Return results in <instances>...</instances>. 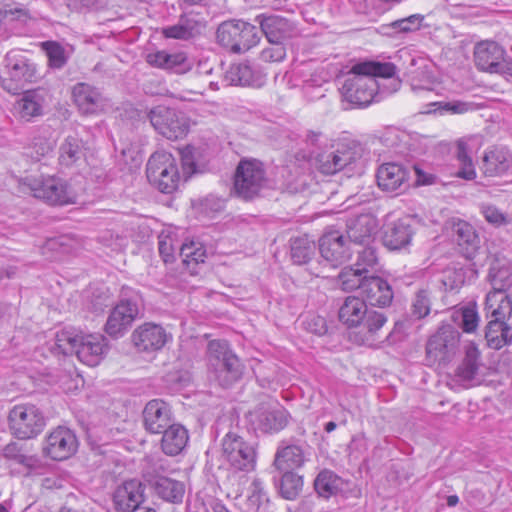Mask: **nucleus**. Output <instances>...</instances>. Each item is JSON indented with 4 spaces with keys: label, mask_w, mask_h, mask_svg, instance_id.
Wrapping results in <instances>:
<instances>
[{
    "label": "nucleus",
    "mask_w": 512,
    "mask_h": 512,
    "mask_svg": "<svg viewBox=\"0 0 512 512\" xmlns=\"http://www.w3.org/2000/svg\"><path fill=\"white\" fill-rule=\"evenodd\" d=\"M457 158L460 164L457 176L466 180L474 179L476 176L475 168L472 159L469 156L467 144L463 140L458 141Z\"/></svg>",
    "instance_id": "obj_50"
},
{
    "label": "nucleus",
    "mask_w": 512,
    "mask_h": 512,
    "mask_svg": "<svg viewBox=\"0 0 512 512\" xmlns=\"http://www.w3.org/2000/svg\"><path fill=\"white\" fill-rule=\"evenodd\" d=\"M182 166L186 173H191L194 171V162L191 156V150L186 148L183 151H180Z\"/></svg>",
    "instance_id": "obj_62"
},
{
    "label": "nucleus",
    "mask_w": 512,
    "mask_h": 512,
    "mask_svg": "<svg viewBox=\"0 0 512 512\" xmlns=\"http://www.w3.org/2000/svg\"><path fill=\"white\" fill-rule=\"evenodd\" d=\"M488 320L486 326L485 337L488 346L493 349H500L512 341L510 334L511 327L506 321Z\"/></svg>",
    "instance_id": "obj_37"
},
{
    "label": "nucleus",
    "mask_w": 512,
    "mask_h": 512,
    "mask_svg": "<svg viewBox=\"0 0 512 512\" xmlns=\"http://www.w3.org/2000/svg\"><path fill=\"white\" fill-rule=\"evenodd\" d=\"M339 320L348 328H361L362 342L375 340L378 331L387 322L382 312L369 309L364 299L348 296L338 312Z\"/></svg>",
    "instance_id": "obj_2"
},
{
    "label": "nucleus",
    "mask_w": 512,
    "mask_h": 512,
    "mask_svg": "<svg viewBox=\"0 0 512 512\" xmlns=\"http://www.w3.org/2000/svg\"><path fill=\"white\" fill-rule=\"evenodd\" d=\"M205 28L204 23L194 14L182 15L174 25L164 27L162 34L165 38L189 40L200 35Z\"/></svg>",
    "instance_id": "obj_29"
},
{
    "label": "nucleus",
    "mask_w": 512,
    "mask_h": 512,
    "mask_svg": "<svg viewBox=\"0 0 512 512\" xmlns=\"http://www.w3.org/2000/svg\"><path fill=\"white\" fill-rule=\"evenodd\" d=\"M494 73L512 76V60L506 59L504 55L503 59L499 61V67L496 68Z\"/></svg>",
    "instance_id": "obj_64"
},
{
    "label": "nucleus",
    "mask_w": 512,
    "mask_h": 512,
    "mask_svg": "<svg viewBox=\"0 0 512 512\" xmlns=\"http://www.w3.org/2000/svg\"><path fill=\"white\" fill-rule=\"evenodd\" d=\"M479 358L478 348L474 344H469L466 347L465 358L457 370V375L461 381L470 383L475 379L480 365Z\"/></svg>",
    "instance_id": "obj_40"
},
{
    "label": "nucleus",
    "mask_w": 512,
    "mask_h": 512,
    "mask_svg": "<svg viewBox=\"0 0 512 512\" xmlns=\"http://www.w3.org/2000/svg\"><path fill=\"white\" fill-rule=\"evenodd\" d=\"M319 251L324 260L333 267L341 265L350 257L344 237L338 231L325 233L319 240Z\"/></svg>",
    "instance_id": "obj_19"
},
{
    "label": "nucleus",
    "mask_w": 512,
    "mask_h": 512,
    "mask_svg": "<svg viewBox=\"0 0 512 512\" xmlns=\"http://www.w3.org/2000/svg\"><path fill=\"white\" fill-rule=\"evenodd\" d=\"M489 281L492 286L490 292L506 293L512 286V273L509 268L493 264L489 270Z\"/></svg>",
    "instance_id": "obj_43"
},
{
    "label": "nucleus",
    "mask_w": 512,
    "mask_h": 512,
    "mask_svg": "<svg viewBox=\"0 0 512 512\" xmlns=\"http://www.w3.org/2000/svg\"><path fill=\"white\" fill-rule=\"evenodd\" d=\"M77 447L75 434L70 429L59 426L46 437L43 450L51 459L62 461L71 457Z\"/></svg>",
    "instance_id": "obj_14"
},
{
    "label": "nucleus",
    "mask_w": 512,
    "mask_h": 512,
    "mask_svg": "<svg viewBox=\"0 0 512 512\" xmlns=\"http://www.w3.org/2000/svg\"><path fill=\"white\" fill-rule=\"evenodd\" d=\"M155 494L164 501L171 503H181L185 493V485L178 480L155 476L149 480Z\"/></svg>",
    "instance_id": "obj_33"
},
{
    "label": "nucleus",
    "mask_w": 512,
    "mask_h": 512,
    "mask_svg": "<svg viewBox=\"0 0 512 512\" xmlns=\"http://www.w3.org/2000/svg\"><path fill=\"white\" fill-rule=\"evenodd\" d=\"M376 177L378 186L382 190L394 192L407 185L409 171L402 164L389 162L378 168Z\"/></svg>",
    "instance_id": "obj_25"
},
{
    "label": "nucleus",
    "mask_w": 512,
    "mask_h": 512,
    "mask_svg": "<svg viewBox=\"0 0 512 512\" xmlns=\"http://www.w3.org/2000/svg\"><path fill=\"white\" fill-rule=\"evenodd\" d=\"M108 351V342L103 335H82L76 356L80 362L87 366H97Z\"/></svg>",
    "instance_id": "obj_18"
},
{
    "label": "nucleus",
    "mask_w": 512,
    "mask_h": 512,
    "mask_svg": "<svg viewBox=\"0 0 512 512\" xmlns=\"http://www.w3.org/2000/svg\"><path fill=\"white\" fill-rule=\"evenodd\" d=\"M360 294L371 306L386 307L393 300V291L388 282L378 276H368Z\"/></svg>",
    "instance_id": "obj_22"
},
{
    "label": "nucleus",
    "mask_w": 512,
    "mask_h": 512,
    "mask_svg": "<svg viewBox=\"0 0 512 512\" xmlns=\"http://www.w3.org/2000/svg\"><path fill=\"white\" fill-rule=\"evenodd\" d=\"M216 39L224 48L240 54L256 46L260 36L256 26L242 20H229L218 26Z\"/></svg>",
    "instance_id": "obj_4"
},
{
    "label": "nucleus",
    "mask_w": 512,
    "mask_h": 512,
    "mask_svg": "<svg viewBox=\"0 0 512 512\" xmlns=\"http://www.w3.org/2000/svg\"><path fill=\"white\" fill-rule=\"evenodd\" d=\"M482 171L485 176L498 177L512 174V151L494 147L483 157Z\"/></svg>",
    "instance_id": "obj_24"
},
{
    "label": "nucleus",
    "mask_w": 512,
    "mask_h": 512,
    "mask_svg": "<svg viewBox=\"0 0 512 512\" xmlns=\"http://www.w3.org/2000/svg\"><path fill=\"white\" fill-rule=\"evenodd\" d=\"M414 172L416 176L415 183L417 185H430L435 182V176L433 174L423 171L418 166H414Z\"/></svg>",
    "instance_id": "obj_61"
},
{
    "label": "nucleus",
    "mask_w": 512,
    "mask_h": 512,
    "mask_svg": "<svg viewBox=\"0 0 512 512\" xmlns=\"http://www.w3.org/2000/svg\"><path fill=\"white\" fill-rule=\"evenodd\" d=\"M358 257L354 267L358 268V271H363L365 274L374 270L378 264V257L376 250L369 244L362 250L357 251Z\"/></svg>",
    "instance_id": "obj_53"
},
{
    "label": "nucleus",
    "mask_w": 512,
    "mask_h": 512,
    "mask_svg": "<svg viewBox=\"0 0 512 512\" xmlns=\"http://www.w3.org/2000/svg\"><path fill=\"white\" fill-rule=\"evenodd\" d=\"M85 157L83 141L77 136H67L60 146L59 161L62 165L72 166Z\"/></svg>",
    "instance_id": "obj_38"
},
{
    "label": "nucleus",
    "mask_w": 512,
    "mask_h": 512,
    "mask_svg": "<svg viewBox=\"0 0 512 512\" xmlns=\"http://www.w3.org/2000/svg\"><path fill=\"white\" fill-rule=\"evenodd\" d=\"M4 456L9 459H14L19 463L23 462L24 456L19 454L16 444H9L4 448Z\"/></svg>",
    "instance_id": "obj_63"
},
{
    "label": "nucleus",
    "mask_w": 512,
    "mask_h": 512,
    "mask_svg": "<svg viewBox=\"0 0 512 512\" xmlns=\"http://www.w3.org/2000/svg\"><path fill=\"white\" fill-rule=\"evenodd\" d=\"M82 335H76L71 331L62 330L56 334L55 350L63 355L76 354Z\"/></svg>",
    "instance_id": "obj_47"
},
{
    "label": "nucleus",
    "mask_w": 512,
    "mask_h": 512,
    "mask_svg": "<svg viewBox=\"0 0 512 512\" xmlns=\"http://www.w3.org/2000/svg\"><path fill=\"white\" fill-rule=\"evenodd\" d=\"M43 97L36 90L25 91L17 101L16 109L22 119L30 120L42 113Z\"/></svg>",
    "instance_id": "obj_39"
},
{
    "label": "nucleus",
    "mask_w": 512,
    "mask_h": 512,
    "mask_svg": "<svg viewBox=\"0 0 512 512\" xmlns=\"http://www.w3.org/2000/svg\"><path fill=\"white\" fill-rule=\"evenodd\" d=\"M396 67L390 62L363 61L354 64L347 73L341 92L348 102L365 107L373 101L380 89L377 78H391Z\"/></svg>",
    "instance_id": "obj_1"
},
{
    "label": "nucleus",
    "mask_w": 512,
    "mask_h": 512,
    "mask_svg": "<svg viewBox=\"0 0 512 512\" xmlns=\"http://www.w3.org/2000/svg\"><path fill=\"white\" fill-rule=\"evenodd\" d=\"M222 457L239 471H251L256 465L254 445L233 432L227 433L222 439Z\"/></svg>",
    "instance_id": "obj_8"
},
{
    "label": "nucleus",
    "mask_w": 512,
    "mask_h": 512,
    "mask_svg": "<svg viewBox=\"0 0 512 512\" xmlns=\"http://www.w3.org/2000/svg\"><path fill=\"white\" fill-rule=\"evenodd\" d=\"M147 179L162 193H172L179 185L180 175L174 156L166 151L151 155L146 167Z\"/></svg>",
    "instance_id": "obj_6"
},
{
    "label": "nucleus",
    "mask_w": 512,
    "mask_h": 512,
    "mask_svg": "<svg viewBox=\"0 0 512 512\" xmlns=\"http://www.w3.org/2000/svg\"><path fill=\"white\" fill-rule=\"evenodd\" d=\"M161 433V449L166 455H178L188 443V432L180 424L173 423Z\"/></svg>",
    "instance_id": "obj_35"
},
{
    "label": "nucleus",
    "mask_w": 512,
    "mask_h": 512,
    "mask_svg": "<svg viewBox=\"0 0 512 512\" xmlns=\"http://www.w3.org/2000/svg\"><path fill=\"white\" fill-rule=\"evenodd\" d=\"M484 311L486 319L507 322L512 316V299L507 293L489 292Z\"/></svg>",
    "instance_id": "obj_32"
},
{
    "label": "nucleus",
    "mask_w": 512,
    "mask_h": 512,
    "mask_svg": "<svg viewBox=\"0 0 512 512\" xmlns=\"http://www.w3.org/2000/svg\"><path fill=\"white\" fill-rule=\"evenodd\" d=\"M53 150V143L46 139H35L29 148V156L38 161L41 157H45Z\"/></svg>",
    "instance_id": "obj_56"
},
{
    "label": "nucleus",
    "mask_w": 512,
    "mask_h": 512,
    "mask_svg": "<svg viewBox=\"0 0 512 512\" xmlns=\"http://www.w3.org/2000/svg\"><path fill=\"white\" fill-rule=\"evenodd\" d=\"M307 461V454L302 445L289 444L280 446L275 454L273 465L278 471H294Z\"/></svg>",
    "instance_id": "obj_31"
},
{
    "label": "nucleus",
    "mask_w": 512,
    "mask_h": 512,
    "mask_svg": "<svg viewBox=\"0 0 512 512\" xmlns=\"http://www.w3.org/2000/svg\"><path fill=\"white\" fill-rule=\"evenodd\" d=\"M460 332L450 324L441 325L426 344V359L430 364L449 361L457 352Z\"/></svg>",
    "instance_id": "obj_11"
},
{
    "label": "nucleus",
    "mask_w": 512,
    "mask_h": 512,
    "mask_svg": "<svg viewBox=\"0 0 512 512\" xmlns=\"http://www.w3.org/2000/svg\"><path fill=\"white\" fill-rule=\"evenodd\" d=\"M267 501L268 498L264 491L263 482L259 478H254L248 489L246 500L247 512H258Z\"/></svg>",
    "instance_id": "obj_45"
},
{
    "label": "nucleus",
    "mask_w": 512,
    "mask_h": 512,
    "mask_svg": "<svg viewBox=\"0 0 512 512\" xmlns=\"http://www.w3.org/2000/svg\"><path fill=\"white\" fill-rule=\"evenodd\" d=\"M26 181L34 197L43 199L51 205H66L76 202V193L63 179L27 177Z\"/></svg>",
    "instance_id": "obj_9"
},
{
    "label": "nucleus",
    "mask_w": 512,
    "mask_h": 512,
    "mask_svg": "<svg viewBox=\"0 0 512 512\" xmlns=\"http://www.w3.org/2000/svg\"><path fill=\"white\" fill-rule=\"evenodd\" d=\"M266 187V173L260 161L252 159L239 162L232 190L238 198L245 201L253 200L260 197Z\"/></svg>",
    "instance_id": "obj_5"
},
{
    "label": "nucleus",
    "mask_w": 512,
    "mask_h": 512,
    "mask_svg": "<svg viewBox=\"0 0 512 512\" xmlns=\"http://www.w3.org/2000/svg\"><path fill=\"white\" fill-rule=\"evenodd\" d=\"M431 310L430 292L427 289L417 291L412 301V315L417 319L426 317Z\"/></svg>",
    "instance_id": "obj_52"
},
{
    "label": "nucleus",
    "mask_w": 512,
    "mask_h": 512,
    "mask_svg": "<svg viewBox=\"0 0 512 512\" xmlns=\"http://www.w3.org/2000/svg\"><path fill=\"white\" fill-rule=\"evenodd\" d=\"M423 16L420 14L410 15L409 17L402 18L391 23V27L402 33L416 31L420 28Z\"/></svg>",
    "instance_id": "obj_54"
},
{
    "label": "nucleus",
    "mask_w": 512,
    "mask_h": 512,
    "mask_svg": "<svg viewBox=\"0 0 512 512\" xmlns=\"http://www.w3.org/2000/svg\"><path fill=\"white\" fill-rule=\"evenodd\" d=\"M73 98L82 114H97L106 107V99L99 90L86 83H78L73 88Z\"/></svg>",
    "instance_id": "obj_20"
},
{
    "label": "nucleus",
    "mask_w": 512,
    "mask_h": 512,
    "mask_svg": "<svg viewBox=\"0 0 512 512\" xmlns=\"http://www.w3.org/2000/svg\"><path fill=\"white\" fill-rule=\"evenodd\" d=\"M368 276L363 271H358L356 267L344 268L339 274V283L344 291L358 289L361 291L362 284Z\"/></svg>",
    "instance_id": "obj_49"
},
{
    "label": "nucleus",
    "mask_w": 512,
    "mask_h": 512,
    "mask_svg": "<svg viewBox=\"0 0 512 512\" xmlns=\"http://www.w3.org/2000/svg\"><path fill=\"white\" fill-rule=\"evenodd\" d=\"M139 314V307L132 299H121L110 311L105 332L114 338L123 336L132 326Z\"/></svg>",
    "instance_id": "obj_13"
},
{
    "label": "nucleus",
    "mask_w": 512,
    "mask_h": 512,
    "mask_svg": "<svg viewBox=\"0 0 512 512\" xmlns=\"http://www.w3.org/2000/svg\"><path fill=\"white\" fill-rule=\"evenodd\" d=\"M315 243L307 236L296 237L291 240V258L295 264L307 263L315 253Z\"/></svg>",
    "instance_id": "obj_42"
},
{
    "label": "nucleus",
    "mask_w": 512,
    "mask_h": 512,
    "mask_svg": "<svg viewBox=\"0 0 512 512\" xmlns=\"http://www.w3.org/2000/svg\"><path fill=\"white\" fill-rule=\"evenodd\" d=\"M256 21L269 43H284L294 32L293 23L278 15L261 14Z\"/></svg>",
    "instance_id": "obj_21"
},
{
    "label": "nucleus",
    "mask_w": 512,
    "mask_h": 512,
    "mask_svg": "<svg viewBox=\"0 0 512 512\" xmlns=\"http://www.w3.org/2000/svg\"><path fill=\"white\" fill-rule=\"evenodd\" d=\"M225 77L232 85L250 86L254 83L252 69L245 63L231 65Z\"/></svg>",
    "instance_id": "obj_48"
},
{
    "label": "nucleus",
    "mask_w": 512,
    "mask_h": 512,
    "mask_svg": "<svg viewBox=\"0 0 512 512\" xmlns=\"http://www.w3.org/2000/svg\"><path fill=\"white\" fill-rule=\"evenodd\" d=\"M179 246L175 247L173 243V239L168 235H160L159 236V253L163 258L164 262H170L174 258L175 250L178 249Z\"/></svg>",
    "instance_id": "obj_57"
},
{
    "label": "nucleus",
    "mask_w": 512,
    "mask_h": 512,
    "mask_svg": "<svg viewBox=\"0 0 512 512\" xmlns=\"http://www.w3.org/2000/svg\"><path fill=\"white\" fill-rule=\"evenodd\" d=\"M143 423L149 433L160 434L174 423L170 406L160 399L149 401L143 410Z\"/></svg>",
    "instance_id": "obj_16"
},
{
    "label": "nucleus",
    "mask_w": 512,
    "mask_h": 512,
    "mask_svg": "<svg viewBox=\"0 0 512 512\" xmlns=\"http://www.w3.org/2000/svg\"><path fill=\"white\" fill-rule=\"evenodd\" d=\"M178 248L179 256L187 267L191 264L203 263L206 258V251L200 242H184Z\"/></svg>",
    "instance_id": "obj_44"
},
{
    "label": "nucleus",
    "mask_w": 512,
    "mask_h": 512,
    "mask_svg": "<svg viewBox=\"0 0 512 512\" xmlns=\"http://www.w3.org/2000/svg\"><path fill=\"white\" fill-rule=\"evenodd\" d=\"M353 159L351 151L337 150L319 155L317 166L323 174H335L350 164Z\"/></svg>",
    "instance_id": "obj_36"
},
{
    "label": "nucleus",
    "mask_w": 512,
    "mask_h": 512,
    "mask_svg": "<svg viewBox=\"0 0 512 512\" xmlns=\"http://www.w3.org/2000/svg\"><path fill=\"white\" fill-rule=\"evenodd\" d=\"M343 481L330 470L321 471L314 481L315 490L325 498L336 494L342 487Z\"/></svg>",
    "instance_id": "obj_41"
},
{
    "label": "nucleus",
    "mask_w": 512,
    "mask_h": 512,
    "mask_svg": "<svg viewBox=\"0 0 512 512\" xmlns=\"http://www.w3.org/2000/svg\"><path fill=\"white\" fill-rule=\"evenodd\" d=\"M482 214L484 218L493 225L499 226L501 224L506 223L505 215L494 206H483Z\"/></svg>",
    "instance_id": "obj_59"
},
{
    "label": "nucleus",
    "mask_w": 512,
    "mask_h": 512,
    "mask_svg": "<svg viewBox=\"0 0 512 512\" xmlns=\"http://www.w3.org/2000/svg\"><path fill=\"white\" fill-rule=\"evenodd\" d=\"M9 427L19 439H31L39 435L45 425L42 411L33 404L15 405L8 415Z\"/></svg>",
    "instance_id": "obj_7"
},
{
    "label": "nucleus",
    "mask_w": 512,
    "mask_h": 512,
    "mask_svg": "<svg viewBox=\"0 0 512 512\" xmlns=\"http://www.w3.org/2000/svg\"><path fill=\"white\" fill-rule=\"evenodd\" d=\"M209 368L222 387L238 381L243 374V365L226 341L212 340L207 346Z\"/></svg>",
    "instance_id": "obj_3"
},
{
    "label": "nucleus",
    "mask_w": 512,
    "mask_h": 512,
    "mask_svg": "<svg viewBox=\"0 0 512 512\" xmlns=\"http://www.w3.org/2000/svg\"><path fill=\"white\" fill-rule=\"evenodd\" d=\"M42 49L46 52L49 66L55 69L62 68L67 62L65 49L55 41L42 43Z\"/></svg>",
    "instance_id": "obj_51"
},
{
    "label": "nucleus",
    "mask_w": 512,
    "mask_h": 512,
    "mask_svg": "<svg viewBox=\"0 0 512 512\" xmlns=\"http://www.w3.org/2000/svg\"><path fill=\"white\" fill-rule=\"evenodd\" d=\"M442 109L452 114H463L469 111L470 105L465 102L454 101L444 103Z\"/></svg>",
    "instance_id": "obj_60"
},
{
    "label": "nucleus",
    "mask_w": 512,
    "mask_h": 512,
    "mask_svg": "<svg viewBox=\"0 0 512 512\" xmlns=\"http://www.w3.org/2000/svg\"><path fill=\"white\" fill-rule=\"evenodd\" d=\"M378 229L377 220L371 214H362L347 224V236L355 244L368 245Z\"/></svg>",
    "instance_id": "obj_28"
},
{
    "label": "nucleus",
    "mask_w": 512,
    "mask_h": 512,
    "mask_svg": "<svg viewBox=\"0 0 512 512\" xmlns=\"http://www.w3.org/2000/svg\"><path fill=\"white\" fill-rule=\"evenodd\" d=\"M479 317L474 308L466 307L462 311V328L465 332L471 333L478 327Z\"/></svg>",
    "instance_id": "obj_58"
},
{
    "label": "nucleus",
    "mask_w": 512,
    "mask_h": 512,
    "mask_svg": "<svg viewBox=\"0 0 512 512\" xmlns=\"http://www.w3.org/2000/svg\"><path fill=\"white\" fill-rule=\"evenodd\" d=\"M131 337L135 347L144 352L160 350L168 340L165 329L154 323H144L137 327Z\"/></svg>",
    "instance_id": "obj_17"
},
{
    "label": "nucleus",
    "mask_w": 512,
    "mask_h": 512,
    "mask_svg": "<svg viewBox=\"0 0 512 512\" xmlns=\"http://www.w3.org/2000/svg\"><path fill=\"white\" fill-rule=\"evenodd\" d=\"M281 472L283 475L280 482V492L284 498L294 499L302 489V477L290 470Z\"/></svg>",
    "instance_id": "obj_46"
},
{
    "label": "nucleus",
    "mask_w": 512,
    "mask_h": 512,
    "mask_svg": "<svg viewBox=\"0 0 512 512\" xmlns=\"http://www.w3.org/2000/svg\"><path fill=\"white\" fill-rule=\"evenodd\" d=\"M143 488L136 480L126 481L113 495L114 507L118 512H132L143 502Z\"/></svg>",
    "instance_id": "obj_26"
},
{
    "label": "nucleus",
    "mask_w": 512,
    "mask_h": 512,
    "mask_svg": "<svg viewBox=\"0 0 512 512\" xmlns=\"http://www.w3.org/2000/svg\"><path fill=\"white\" fill-rule=\"evenodd\" d=\"M5 71L1 76V85L11 94H18L24 87L36 78V68L26 58L7 53Z\"/></svg>",
    "instance_id": "obj_10"
},
{
    "label": "nucleus",
    "mask_w": 512,
    "mask_h": 512,
    "mask_svg": "<svg viewBox=\"0 0 512 512\" xmlns=\"http://www.w3.org/2000/svg\"><path fill=\"white\" fill-rule=\"evenodd\" d=\"M148 116L155 130L167 139L177 140L188 133L189 122L182 112L165 106H157L150 111Z\"/></svg>",
    "instance_id": "obj_12"
},
{
    "label": "nucleus",
    "mask_w": 512,
    "mask_h": 512,
    "mask_svg": "<svg viewBox=\"0 0 512 512\" xmlns=\"http://www.w3.org/2000/svg\"><path fill=\"white\" fill-rule=\"evenodd\" d=\"M505 50L494 41H482L475 46L474 58L476 66L482 70L494 73L503 59Z\"/></svg>",
    "instance_id": "obj_30"
},
{
    "label": "nucleus",
    "mask_w": 512,
    "mask_h": 512,
    "mask_svg": "<svg viewBox=\"0 0 512 512\" xmlns=\"http://www.w3.org/2000/svg\"><path fill=\"white\" fill-rule=\"evenodd\" d=\"M413 234L412 220L410 218L399 219L386 226L383 244L391 250H398L411 242Z\"/></svg>",
    "instance_id": "obj_27"
},
{
    "label": "nucleus",
    "mask_w": 512,
    "mask_h": 512,
    "mask_svg": "<svg viewBox=\"0 0 512 512\" xmlns=\"http://www.w3.org/2000/svg\"><path fill=\"white\" fill-rule=\"evenodd\" d=\"M251 422L263 432H278L289 421V413L278 405H260L251 414Z\"/></svg>",
    "instance_id": "obj_15"
},
{
    "label": "nucleus",
    "mask_w": 512,
    "mask_h": 512,
    "mask_svg": "<svg viewBox=\"0 0 512 512\" xmlns=\"http://www.w3.org/2000/svg\"><path fill=\"white\" fill-rule=\"evenodd\" d=\"M453 231L464 256L473 258L480 246V238L474 227L466 221L458 220L453 225Z\"/></svg>",
    "instance_id": "obj_34"
},
{
    "label": "nucleus",
    "mask_w": 512,
    "mask_h": 512,
    "mask_svg": "<svg viewBox=\"0 0 512 512\" xmlns=\"http://www.w3.org/2000/svg\"><path fill=\"white\" fill-rule=\"evenodd\" d=\"M271 46L264 48L260 53V59L264 62H280L286 57L284 43H270Z\"/></svg>",
    "instance_id": "obj_55"
},
{
    "label": "nucleus",
    "mask_w": 512,
    "mask_h": 512,
    "mask_svg": "<svg viewBox=\"0 0 512 512\" xmlns=\"http://www.w3.org/2000/svg\"><path fill=\"white\" fill-rule=\"evenodd\" d=\"M146 62L158 69L182 74L190 69V63L184 52L169 53L166 50H155L146 54Z\"/></svg>",
    "instance_id": "obj_23"
}]
</instances>
